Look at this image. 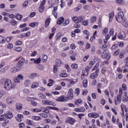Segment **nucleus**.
I'll list each match as a JSON object with an SVG mask.
<instances>
[{"label": "nucleus", "mask_w": 128, "mask_h": 128, "mask_svg": "<svg viewBox=\"0 0 128 128\" xmlns=\"http://www.w3.org/2000/svg\"><path fill=\"white\" fill-rule=\"evenodd\" d=\"M82 100L81 99H77L75 101V104L77 106H78V104H82Z\"/></svg>", "instance_id": "nucleus-38"}, {"label": "nucleus", "mask_w": 128, "mask_h": 128, "mask_svg": "<svg viewBox=\"0 0 128 128\" xmlns=\"http://www.w3.org/2000/svg\"><path fill=\"white\" fill-rule=\"evenodd\" d=\"M75 94H76V96H78L80 94V88H76L75 90Z\"/></svg>", "instance_id": "nucleus-59"}, {"label": "nucleus", "mask_w": 128, "mask_h": 128, "mask_svg": "<svg viewBox=\"0 0 128 128\" xmlns=\"http://www.w3.org/2000/svg\"><path fill=\"white\" fill-rule=\"evenodd\" d=\"M65 68H66L68 72H70V66H68V64H65Z\"/></svg>", "instance_id": "nucleus-57"}, {"label": "nucleus", "mask_w": 128, "mask_h": 128, "mask_svg": "<svg viewBox=\"0 0 128 128\" xmlns=\"http://www.w3.org/2000/svg\"><path fill=\"white\" fill-rule=\"evenodd\" d=\"M71 67L72 68L76 69V68H78V64H72L71 65Z\"/></svg>", "instance_id": "nucleus-56"}, {"label": "nucleus", "mask_w": 128, "mask_h": 128, "mask_svg": "<svg viewBox=\"0 0 128 128\" xmlns=\"http://www.w3.org/2000/svg\"><path fill=\"white\" fill-rule=\"evenodd\" d=\"M90 22H92V24L94 23V22H96V16H93L90 18Z\"/></svg>", "instance_id": "nucleus-47"}, {"label": "nucleus", "mask_w": 128, "mask_h": 128, "mask_svg": "<svg viewBox=\"0 0 128 128\" xmlns=\"http://www.w3.org/2000/svg\"><path fill=\"white\" fill-rule=\"evenodd\" d=\"M124 12H119L118 14V16H116V20L118 22H123V20H124Z\"/></svg>", "instance_id": "nucleus-2"}, {"label": "nucleus", "mask_w": 128, "mask_h": 128, "mask_svg": "<svg viewBox=\"0 0 128 128\" xmlns=\"http://www.w3.org/2000/svg\"><path fill=\"white\" fill-rule=\"evenodd\" d=\"M68 6H72V0H69L68 2Z\"/></svg>", "instance_id": "nucleus-60"}, {"label": "nucleus", "mask_w": 128, "mask_h": 128, "mask_svg": "<svg viewBox=\"0 0 128 128\" xmlns=\"http://www.w3.org/2000/svg\"><path fill=\"white\" fill-rule=\"evenodd\" d=\"M114 18V13L110 12L109 14V22H112Z\"/></svg>", "instance_id": "nucleus-34"}, {"label": "nucleus", "mask_w": 128, "mask_h": 128, "mask_svg": "<svg viewBox=\"0 0 128 128\" xmlns=\"http://www.w3.org/2000/svg\"><path fill=\"white\" fill-rule=\"evenodd\" d=\"M9 22L10 24H11L12 26H16V24H18V22L14 20L10 21Z\"/></svg>", "instance_id": "nucleus-35"}, {"label": "nucleus", "mask_w": 128, "mask_h": 128, "mask_svg": "<svg viewBox=\"0 0 128 128\" xmlns=\"http://www.w3.org/2000/svg\"><path fill=\"white\" fill-rule=\"evenodd\" d=\"M56 10H58V6L54 7L53 12H52V14L56 18H58V13L56 12Z\"/></svg>", "instance_id": "nucleus-22"}, {"label": "nucleus", "mask_w": 128, "mask_h": 128, "mask_svg": "<svg viewBox=\"0 0 128 128\" xmlns=\"http://www.w3.org/2000/svg\"><path fill=\"white\" fill-rule=\"evenodd\" d=\"M2 116H4L8 120H11V118H12L14 117V115L12 114V112H8L6 114H2Z\"/></svg>", "instance_id": "nucleus-6"}, {"label": "nucleus", "mask_w": 128, "mask_h": 128, "mask_svg": "<svg viewBox=\"0 0 128 128\" xmlns=\"http://www.w3.org/2000/svg\"><path fill=\"white\" fill-rule=\"evenodd\" d=\"M24 78V76H22L19 74L16 77H14V82H20V80H22Z\"/></svg>", "instance_id": "nucleus-9"}, {"label": "nucleus", "mask_w": 128, "mask_h": 128, "mask_svg": "<svg viewBox=\"0 0 128 128\" xmlns=\"http://www.w3.org/2000/svg\"><path fill=\"white\" fill-rule=\"evenodd\" d=\"M75 112H84L86 110V109L84 108H76L74 109Z\"/></svg>", "instance_id": "nucleus-25"}, {"label": "nucleus", "mask_w": 128, "mask_h": 128, "mask_svg": "<svg viewBox=\"0 0 128 128\" xmlns=\"http://www.w3.org/2000/svg\"><path fill=\"white\" fill-rule=\"evenodd\" d=\"M6 70H8V66H5L4 68L2 69L0 71V72L1 74H4V72H6Z\"/></svg>", "instance_id": "nucleus-43"}, {"label": "nucleus", "mask_w": 128, "mask_h": 128, "mask_svg": "<svg viewBox=\"0 0 128 128\" xmlns=\"http://www.w3.org/2000/svg\"><path fill=\"white\" fill-rule=\"evenodd\" d=\"M68 95L69 98H74V90L72 88H70L68 91Z\"/></svg>", "instance_id": "nucleus-16"}, {"label": "nucleus", "mask_w": 128, "mask_h": 128, "mask_svg": "<svg viewBox=\"0 0 128 128\" xmlns=\"http://www.w3.org/2000/svg\"><path fill=\"white\" fill-rule=\"evenodd\" d=\"M0 38L2 39V40H0V42L1 44H4L6 42V38H4L2 36H0Z\"/></svg>", "instance_id": "nucleus-45"}, {"label": "nucleus", "mask_w": 128, "mask_h": 128, "mask_svg": "<svg viewBox=\"0 0 128 128\" xmlns=\"http://www.w3.org/2000/svg\"><path fill=\"white\" fill-rule=\"evenodd\" d=\"M60 78H66L68 76V74L66 73H62L60 74Z\"/></svg>", "instance_id": "nucleus-41"}, {"label": "nucleus", "mask_w": 128, "mask_h": 128, "mask_svg": "<svg viewBox=\"0 0 128 128\" xmlns=\"http://www.w3.org/2000/svg\"><path fill=\"white\" fill-rule=\"evenodd\" d=\"M22 50L21 47H17L15 48L14 50H16V52H22Z\"/></svg>", "instance_id": "nucleus-61"}, {"label": "nucleus", "mask_w": 128, "mask_h": 128, "mask_svg": "<svg viewBox=\"0 0 128 128\" xmlns=\"http://www.w3.org/2000/svg\"><path fill=\"white\" fill-rule=\"evenodd\" d=\"M16 108L17 110H22V104L20 103L16 104Z\"/></svg>", "instance_id": "nucleus-28"}, {"label": "nucleus", "mask_w": 128, "mask_h": 128, "mask_svg": "<svg viewBox=\"0 0 128 128\" xmlns=\"http://www.w3.org/2000/svg\"><path fill=\"white\" fill-rule=\"evenodd\" d=\"M118 48V45L117 44H114V45H113L111 48V50H116V48Z\"/></svg>", "instance_id": "nucleus-50"}, {"label": "nucleus", "mask_w": 128, "mask_h": 128, "mask_svg": "<svg viewBox=\"0 0 128 128\" xmlns=\"http://www.w3.org/2000/svg\"><path fill=\"white\" fill-rule=\"evenodd\" d=\"M34 112H45L46 114H48V112H50V111L48 108L44 107H42L40 109H34Z\"/></svg>", "instance_id": "nucleus-5"}, {"label": "nucleus", "mask_w": 128, "mask_h": 128, "mask_svg": "<svg viewBox=\"0 0 128 128\" xmlns=\"http://www.w3.org/2000/svg\"><path fill=\"white\" fill-rule=\"evenodd\" d=\"M26 122L27 124H29L30 126H32L34 124V122L32 121V120H26Z\"/></svg>", "instance_id": "nucleus-42"}, {"label": "nucleus", "mask_w": 128, "mask_h": 128, "mask_svg": "<svg viewBox=\"0 0 128 128\" xmlns=\"http://www.w3.org/2000/svg\"><path fill=\"white\" fill-rule=\"evenodd\" d=\"M56 66H60L62 64V61L60 59H56Z\"/></svg>", "instance_id": "nucleus-32"}, {"label": "nucleus", "mask_w": 128, "mask_h": 128, "mask_svg": "<svg viewBox=\"0 0 128 128\" xmlns=\"http://www.w3.org/2000/svg\"><path fill=\"white\" fill-rule=\"evenodd\" d=\"M88 118H96L100 116V114L96 112H92L88 114Z\"/></svg>", "instance_id": "nucleus-11"}, {"label": "nucleus", "mask_w": 128, "mask_h": 128, "mask_svg": "<svg viewBox=\"0 0 128 128\" xmlns=\"http://www.w3.org/2000/svg\"><path fill=\"white\" fill-rule=\"evenodd\" d=\"M42 60L43 62H46V60H48V56L46 55H43V56L42 57Z\"/></svg>", "instance_id": "nucleus-36"}, {"label": "nucleus", "mask_w": 128, "mask_h": 128, "mask_svg": "<svg viewBox=\"0 0 128 128\" xmlns=\"http://www.w3.org/2000/svg\"><path fill=\"white\" fill-rule=\"evenodd\" d=\"M72 18L74 22H75V24H79L82 20V17H80V16L78 18V16H74V17H72Z\"/></svg>", "instance_id": "nucleus-12"}, {"label": "nucleus", "mask_w": 128, "mask_h": 128, "mask_svg": "<svg viewBox=\"0 0 128 128\" xmlns=\"http://www.w3.org/2000/svg\"><path fill=\"white\" fill-rule=\"evenodd\" d=\"M108 34V28H104L102 32V34L103 36H106Z\"/></svg>", "instance_id": "nucleus-29"}, {"label": "nucleus", "mask_w": 128, "mask_h": 128, "mask_svg": "<svg viewBox=\"0 0 128 128\" xmlns=\"http://www.w3.org/2000/svg\"><path fill=\"white\" fill-rule=\"evenodd\" d=\"M124 52L122 51L120 54H119V58H124Z\"/></svg>", "instance_id": "nucleus-46"}, {"label": "nucleus", "mask_w": 128, "mask_h": 128, "mask_svg": "<svg viewBox=\"0 0 128 128\" xmlns=\"http://www.w3.org/2000/svg\"><path fill=\"white\" fill-rule=\"evenodd\" d=\"M32 118L34 120H40V117L38 116H33Z\"/></svg>", "instance_id": "nucleus-40"}, {"label": "nucleus", "mask_w": 128, "mask_h": 128, "mask_svg": "<svg viewBox=\"0 0 128 128\" xmlns=\"http://www.w3.org/2000/svg\"><path fill=\"white\" fill-rule=\"evenodd\" d=\"M38 26V22H32L30 24V26H32V28H35V26Z\"/></svg>", "instance_id": "nucleus-33"}, {"label": "nucleus", "mask_w": 128, "mask_h": 128, "mask_svg": "<svg viewBox=\"0 0 128 128\" xmlns=\"http://www.w3.org/2000/svg\"><path fill=\"white\" fill-rule=\"evenodd\" d=\"M104 36L106 40H110V34H106V35H104Z\"/></svg>", "instance_id": "nucleus-53"}, {"label": "nucleus", "mask_w": 128, "mask_h": 128, "mask_svg": "<svg viewBox=\"0 0 128 128\" xmlns=\"http://www.w3.org/2000/svg\"><path fill=\"white\" fill-rule=\"evenodd\" d=\"M86 70H82V76H88V72H90V68L88 66H86L85 68Z\"/></svg>", "instance_id": "nucleus-17"}, {"label": "nucleus", "mask_w": 128, "mask_h": 128, "mask_svg": "<svg viewBox=\"0 0 128 128\" xmlns=\"http://www.w3.org/2000/svg\"><path fill=\"white\" fill-rule=\"evenodd\" d=\"M24 85L26 86H28L30 85V80H26L24 82Z\"/></svg>", "instance_id": "nucleus-37"}, {"label": "nucleus", "mask_w": 128, "mask_h": 128, "mask_svg": "<svg viewBox=\"0 0 128 128\" xmlns=\"http://www.w3.org/2000/svg\"><path fill=\"white\" fill-rule=\"evenodd\" d=\"M3 121L4 122L3 124V126H4V124L6 126V124H10V120H8V118H6V117H4V120Z\"/></svg>", "instance_id": "nucleus-30"}, {"label": "nucleus", "mask_w": 128, "mask_h": 128, "mask_svg": "<svg viewBox=\"0 0 128 128\" xmlns=\"http://www.w3.org/2000/svg\"><path fill=\"white\" fill-rule=\"evenodd\" d=\"M38 83L34 82L32 84V88H38Z\"/></svg>", "instance_id": "nucleus-44"}, {"label": "nucleus", "mask_w": 128, "mask_h": 128, "mask_svg": "<svg viewBox=\"0 0 128 128\" xmlns=\"http://www.w3.org/2000/svg\"><path fill=\"white\" fill-rule=\"evenodd\" d=\"M120 50L118 49L116 51H115L114 52V56H118V54H120Z\"/></svg>", "instance_id": "nucleus-58"}, {"label": "nucleus", "mask_w": 128, "mask_h": 128, "mask_svg": "<svg viewBox=\"0 0 128 128\" xmlns=\"http://www.w3.org/2000/svg\"><path fill=\"white\" fill-rule=\"evenodd\" d=\"M98 66H100V64H96L95 66L92 68V70H95V72H99L100 69H98Z\"/></svg>", "instance_id": "nucleus-23"}, {"label": "nucleus", "mask_w": 128, "mask_h": 128, "mask_svg": "<svg viewBox=\"0 0 128 128\" xmlns=\"http://www.w3.org/2000/svg\"><path fill=\"white\" fill-rule=\"evenodd\" d=\"M87 76L88 75H82V72L81 78L82 80H83L84 88H86V86H88V80H86V78H84V76Z\"/></svg>", "instance_id": "nucleus-7"}, {"label": "nucleus", "mask_w": 128, "mask_h": 128, "mask_svg": "<svg viewBox=\"0 0 128 128\" xmlns=\"http://www.w3.org/2000/svg\"><path fill=\"white\" fill-rule=\"evenodd\" d=\"M66 124H70L72 126H74V122H76V120L74 118H69L66 120Z\"/></svg>", "instance_id": "nucleus-14"}, {"label": "nucleus", "mask_w": 128, "mask_h": 128, "mask_svg": "<svg viewBox=\"0 0 128 128\" xmlns=\"http://www.w3.org/2000/svg\"><path fill=\"white\" fill-rule=\"evenodd\" d=\"M40 58H38V59L34 60V63L36 64H38L40 62Z\"/></svg>", "instance_id": "nucleus-49"}, {"label": "nucleus", "mask_w": 128, "mask_h": 128, "mask_svg": "<svg viewBox=\"0 0 128 128\" xmlns=\"http://www.w3.org/2000/svg\"><path fill=\"white\" fill-rule=\"evenodd\" d=\"M16 118L17 122H22V118H24V116H22V114H18Z\"/></svg>", "instance_id": "nucleus-20"}, {"label": "nucleus", "mask_w": 128, "mask_h": 128, "mask_svg": "<svg viewBox=\"0 0 128 128\" xmlns=\"http://www.w3.org/2000/svg\"><path fill=\"white\" fill-rule=\"evenodd\" d=\"M70 24V20L66 19L64 22V26H66Z\"/></svg>", "instance_id": "nucleus-62"}, {"label": "nucleus", "mask_w": 128, "mask_h": 128, "mask_svg": "<svg viewBox=\"0 0 128 128\" xmlns=\"http://www.w3.org/2000/svg\"><path fill=\"white\" fill-rule=\"evenodd\" d=\"M83 24L84 26H86L88 24V20H84L83 21Z\"/></svg>", "instance_id": "nucleus-64"}, {"label": "nucleus", "mask_w": 128, "mask_h": 128, "mask_svg": "<svg viewBox=\"0 0 128 128\" xmlns=\"http://www.w3.org/2000/svg\"><path fill=\"white\" fill-rule=\"evenodd\" d=\"M64 21V18H60L57 21L58 24H62V23Z\"/></svg>", "instance_id": "nucleus-27"}, {"label": "nucleus", "mask_w": 128, "mask_h": 128, "mask_svg": "<svg viewBox=\"0 0 128 128\" xmlns=\"http://www.w3.org/2000/svg\"><path fill=\"white\" fill-rule=\"evenodd\" d=\"M28 6V1L26 0L22 4V6H23V8H26V6Z\"/></svg>", "instance_id": "nucleus-48"}, {"label": "nucleus", "mask_w": 128, "mask_h": 128, "mask_svg": "<svg viewBox=\"0 0 128 128\" xmlns=\"http://www.w3.org/2000/svg\"><path fill=\"white\" fill-rule=\"evenodd\" d=\"M116 4H124V0H116Z\"/></svg>", "instance_id": "nucleus-51"}, {"label": "nucleus", "mask_w": 128, "mask_h": 128, "mask_svg": "<svg viewBox=\"0 0 128 128\" xmlns=\"http://www.w3.org/2000/svg\"><path fill=\"white\" fill-rule=\"evenodd\" d=\"M54 68V72H58V66L54 65L53 67Z\"/></svg>", "instance_id": "nucleus-52"}, {"label": "nucleus", "mask_w": 128, "mask_h": 128, "mask_svg": "<svg viewBox=\"0 0 128 128\" xmlns=\"http://www.w3.org/2000/svg\"><path fill=\"white\" fill-rule=\"evenodd\" d=\"M28 64V60H25L24 58H22L18 62L16 66L19 69H22V67L24 66V64Z\"/></svg>", "instance_id": "nucleus-3"}, {"label": "nucleus", "mask_w": 128, "mask_h": 128, "mask_svg": "<svg viewBox=\"0 0 128 128\" xmlns=\"http://www.w3.org/2000/svg\"><path fill=\"white\" fill-rule=\"evenodd\" d=\"M22 16L20 14H16V18L18 20H22Z\"/></svg>", "instance_id": "nucleus-54"}, {"label": "nucleus", "mask_w": 128, "mask_h": 128, "mask_svg": "<svg viewBox=\"0 0 128 128\" xmlns=\"http://www.w3.org/2000/svg\"><path fill=\"white\" fill-rule=\"evenodd\" d=\"M16 86V84L12 83V81L10 80H6L4 82V88L7 90H10Z\"/></svg>", "instance_id": "nucleus-1"}, {"label": "nucleus", "mask_w": 128, "mask_h": 128, "mask_svg": "<svg viewBox=\"0 0 128 128\" xmlns=\"http://www.w3.org/2000/svg\"><path fill=\"white\" fill-rule=\"evenodd\" d=\"M68 100H70V97H64V96L62 95L57 98L56 100V102H66Z\"/></svg>", "instance_id": "nucleus-4"}, {"label": "nucleus", "mask_w": 128, "mask_h": 128, "mask_svg": "<svg viewBox=\"0 0 128 128\" xmlns=\"http://www.w3.org/2000/svg\"><path fill=\"white\" fill-rule=\"evenodd\" d=\"M106 48H108V46H106V44H104L102 46V49L103 50H104V52H103L102 54V56L103 58H106V54H106L105 52Z\"/></svg>", "instance_id": "nucleus-8"}, {"label": "nucleus", "mask_w": 128, "mask_h": 128, "mask_svg": "<svg viewBox=\"0 0 128 128\" xmlns=\"http://www.w3.org/2000/svg\"><path fill=\"white\" fill-rule=\"evenodd\" d=\"M40 97L41 98H42V100H44V98H46V94H40Z\"/></svg>", "instance_id": "nucleus-55"}, {"label": "nucleus", "mask_w": 128, "mask_h": 128, "mask_svg": "<svg viewBox=\"0 0 128 128\" xmlns=\"http://www.w3.org/2000/svg\"><path fill=\"white\" fill-rule=\"evenodd\" d=\"M14 98L9 97L6 99V102L8 104H12L14 102Z\"/></svg>", "instance_id": "nucleus-18"}, {"label": "nucleus", "mask_w": 128, "mask_h": 128, "mask_svg": "<svg viewBox=\"0 0 128 128\" xmlns=\"http://www.w3.org/2000/svg\"><path fill=\"white\" fill-rule=\"evenodd\" d=\"M98 72H94L91 74L90 78H92V80H94V78H98Z\"/></svg>", "instance_id": "nucleus-21"}, {"label": "nucleus", "mask_w": 128, "mask_h": 128, "mask_svg": "<svg viewBox=\"0 0 128 128\" xmlns=\"http://www.w3.org/2000/svg\"><path fill=\"white\" fill-rule=\"evenodd\" d=\"M122 90L120 89L119 94L117 96L118 102H122Z\"/></svg>", "instance_id": "nucleus-15"}, {"label": "nucleus", "mask_w": 128, "mask_h": 128, "mask_svg": "<svg viewBox=\"0 0 128 128\" xmlns=\"http://www.w3.org/2000/svg\"><path fill=\"white\" fill-rule=\"evenodd\" d=\"M13 46H12V44H10V43H9L7 45V47L8 48H10V50H11V48H13Z\"/></svg>", "instance_id": "nucleus-63"}, {"label": "nucleus", "mask_w": 128, "mask_h": 128, "mask_svg": "<svg viewBox=\"0 0 128 128\" xmlns=\"http://www.w3.org/2000/svg\"><path fill=\"white\" fill-rule=\"evenodd\" d=\"M122 100L123 102H128V92H123V94L122 95Z\"/></svg>", "instance_id": "nucleus-13"}, {"label": "nucleus", "mask_w": 128, "mask_h": 128, "mask_svg": "<svg viewBox=\"0 0 128 128\" xmlns=\"http://www.w3.org/2000/svg\"><path fill=\"white\" fill-rule=\"evenodd\" d=\"M42 102L43 104L46 105V106H52L54 102L52 101H50V100H43L42 101Z\"/></svg>", "instance_id": "nucleus-10"}, {"label": "nucleus", "mask_w": 128, "mask_h": 128, "mask_svg": "<svg viewBox=\"0 0 128 128\" xmlns=\"http://www.w3.org/2000/svg\"><path fill=\"white\" fill-rule=\"evenodd\" d=\"M22 70V69H19L18 67L16 68L14 67L13 68H12L10 70L11 72H12V74H14L18 70Z\"/></svg>", "instance_id": "nucleus-26"}, {"label": "nucleus", "mask_w": 128, "mask_h": 128, "mask_svg": "<svg viewBox=\"0 0 128 128\" xmlns=\"http://www.w3.org/2000/svg\"><path fill=\"white\" fill-rule=\"evenodd\" d=\"M50 22V18H47L45 20V28H48V24Z\"/></svg>", "instance_id": "nucleus-24"}, {"label": "nucleus", "mask_w": 128, "mask_h": 128, "mask_svg": "<svg viewBox=\"0 0 128 128\" xmlns=\"http://www.w3.org/2000/svg\"><path fill=\"white\" fill-rule=\"evenodd\" d=\"M38 10L40 12H44V6H42L40 5Z\"/></svg>", "instance_id": "nucleus-31"}, {"label": "nucleus", "mask_w": 128, "mask_h": 128, "mask_svg": "<svg viewBox=\"0 0 128 128\" xmlns=\"http://www.w3.org/2000/svg\"><path fill=\"white\" fill-rule=\"evenodd\" d=\"M118 38H119L120 40H122L123 38L124 40H128V38L124 39V38H126V34H122V33H119L118 35Z\"/></svg>", "instance_id": "nucleus-19"}, {"label": "nucleus", "mask_w": 128, "mask_h": 128, "mask_svg": "<svg viewBox=\"0 0 128 128\" xmlns=\"http://www.w3.org/2000/svg\"><path fill=\"white\" fill-rule=\"evenodd\" d=\"M125 28H128V22H126L125 20H123L122 22H120Z\"/></svg>", "instance_id": "nucleus-39"}]
</instances>
